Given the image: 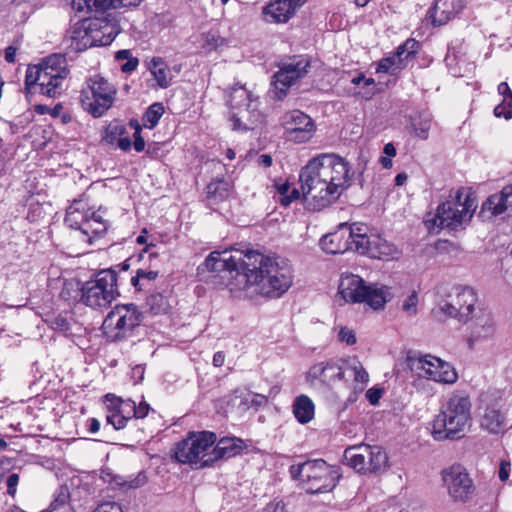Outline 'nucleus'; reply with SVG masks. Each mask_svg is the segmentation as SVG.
<instances>
[{
	"label": "nucleus",
	"mask_w": 512,
	"mask_h": 512,
	"mask_svg": "<svg viewBox=\"0 0 512 512\" xmlns=\"http://www.w3.org/2000/svg\"><path fill=\"white\" fill-rule=\"evenodd\" d=\"M204 265L210 272H235L228 287L231 292H242L247 297L262 295L276 298L287 289L279 263L258 250L213 251Z\"/></svg>",
	"instance_id": "f257e3e1"
},
{
	"label": "nucleus",
	"mask_w": 512,
	"mask_h": 512,
	"mask_svg": "<svg viewBox=\"0 0 512 512\" xmlns=\"http://www.w3.org/2000/svg\"><path fill=\"white\" fill-rule=\"evenodd\" d=\"M348 163L335 154L311 159L299 174L301 191L290 192V202L303 198L313 210H321L338 199L349 181Z\"/></svg>",
	"instance_id": "f03ea898"
},
{
	"label": "nucleus",
	"mask_w": 512,
	"mask_h": 512,
	"mask_svg": "<svg viewBox=\"0 0 512 512\" xmlns=\"http://www.w3.org/2000/svg\"><path fill=\"white\" fill-rule=\"evenodd\" d=\"M471 408L468 395L462 392L451 394L433 420V438L438 441L461 438L471 424Z\"/></svg>",
	"instance_id": "7ed1b4c3"
},
{
	"label": "nucleus",
	"mask_w": 512,
	"mask_h": 512,
	"mask_svg": "<svg viewBox=\"0 0 512 512\" xmlns=\"http://www.w3.org/2000/svg\"><path fill=\"white\" fill-rule=\"evenodd\" d=\"M118 21L108 15L105 18H88L76 22L67 32L70 47L83 51L93 46H106L120 33Z\"/></svg>",
	"instance_id": "20e7f679"
},
{
	"label": "nucleus",
	"mask_w": 512,
	"mask_h": 512,
	"mask_svg": "<svg viewBox=\"0 0 512 512\" xmlns=\"http://www.w3.org/2000/svg\"><path fill=\"white\" fill-rule=\"evenodd\" d=\"M476 207L475 199L459 189L438 206L435 214L427 215L424 224L431 233H438L444 228L454 230L471 220Z\"/></svg>",
	"instance_id": "39448f33"
},
{
	"label": "nucleus",
	"mask_w": 512,
	"mask_h": 512,
	"mask_svg": "<svg viewBox=\"0 0 512 512\" xmlns=\"http://www.w3.org/2000/svg\"><path fill=\"white\" fill-rule=\"evenodd\" d=\"M65 57L54 54L45 58L40 64L29 67L25 84L29 90L39 87V92L49 97L61 94L63 83L68 75Z\"/></svg>",
	"instance_id": "423d86ee"
},
{
	"label": "nucleus",
	"mask_w": 512,
	"mask_h": 512,
	"mask_svg": "<svg viewBox=\"0 0 512 512\" xmlns=\"http://www.w3.org/2000/svg\"><path fill=\"white\" fill-rule=\"evenodd\" d=\"M290 477L299 482V486L307 493H325L332 491L340 478L338 469L318 459L293 464L290 466Z\"/></svg>",
	"instance_id": "0eeeda50"
},
{
	"label": "nucleus",
	"mask_w": 512,
	"mask_h": 512,
	"mask_svg": "<svg viewBox=\"0 0 512 512\" xmlns=\"http://www.w3.org/2000/svg\"><path fill=\"white\" fill-rule=\"evenodd\" d=\"M216 441L217 436L213 432H189L183 440L176 444L175 459L195 469L213 466L212 447Z\"/></svg>",
	"instance_id": "6e6552de"
},
{
	"label": "nucleus",
	"mask_w": 512,
	"mask_h": 512,
	"mask_svg": "<svg viewBox=\"0 0 512 512\" xmlns=\"http://www.w3.org/2000/svg\"><path fill=\"white\" fill-rule=\"evenodd\" d=\"M338 294L345 302H364L375 310L383 308L395 295L392 288L365 285L363 279L354 274L341 276Z\"/></svg>",
	"instance_id": "1a4fd4ad"
},
{
	"label": "nucleus",
	"mask_w": 512,
	"mask_h": 512,
	"mask_svg": "<svg viewBox=\"0 0 512 512\" xmlns=\"http://www.w3.org/2000/svg\"><path fill=\"white\" fill-rule=\"evenodd\" d=\"M116 89L100 75L88 78L80 92L83 109L93 117H101L113 104Z\"/></svg>",
	"instance_id": "9d476101"
},
{
	"label": "nucleus",
	"mask_w": 512,
	"mask_h": 512,
	"mask_svg": "<svg viewBox=\"0 0 512 512\" xmlns=\"http://www.w3.org/2000/svg\"><path fill=\"white\" fill-rule=\"evenodd\" d=\"M117 296V275L110 270L99 272L82 285L81 302L95 310L107 308Z\"/></svg>",
	"instance_id": "9b49d317"
},
{
	"label": "nucleus",
	"mask_w": 512,
	"mask_h": 512,
	"mask_svg": "<svg viewBox=\"0 0 512 512\" xmlns=\"http://www.w3.org/2000/svg\"><path fill=\"white\" fill-rule=\"evenodd\" d=\"M345 463L359 473L379 474L389 467L386 451L378 445L360 444L344 451Z\"/></svg>",
	"instance_id": "f8f14e48"
},
{
	"label": "nucleus",
	"mask_w": 512,
	"mask_h": 512,
	"mask_svg": "<svg viewBox=\"0 0 512 512\" xmlns=\"http://www.w3.org/2000/svg\"><path fill=\"white\" fill-rule=\"evenodd\" d=\"M142 320L143 315L136 305H117L104 319L102 329L107 339L121 341L130 337Z\"/></svg>",
	"instance_id": "ddd939ff"
},
{
	"label": "nucleus",
	"mask_w": 512,
	"mask_h": 512,
	"mask_svg": "<svg viewBox=\"0 0 512 512\" xmlns=\"http://www.w3.org/2000/svg\"><path fill=\"white\" fill-rule=\"evenodd\" d=\"M408 366L418 377L437 383L451 385L458 380V374L450 363L430 354L409 357Z\"/></svg>",
	"instance_id": "4468645a"
},
{
	"label": "nucleus",
	"mask_w": 512,
	"mask_h": 512,
	"mask_svg": "<svg viewBox=\"0 0 512 512\" xmlns=\"http://www.w3.org/2000/svg\"><path fill=\"white\" fill-rule=\"evenodd\" d=\"M478 297L474 289L467 286L453 287L447 300L439 304V311L459 322L467 323L477 311Z\"/></svg>",
	"instance_id": "2eb2a0df"
},
{
	"label": "nucleus",
	"mask_w": 512,
	"mask_h": 512,
	"mask_svg": "<svg viewBox=\"0 0 512 512\" xmlns=\"http://www.w3.org/2000/svg\"><path fill=\"white\" fill-rule=\"evenodd\" d=\"M361 230H367V226L362 223H341L335 232L321 238V248L330 254L344 253L348 250L357 252V240H360Z\"/></svg>",
	"instance_id": "dca6fc26"
},
{
	"label": "nucleus",
	"mask_w": 512,
	"mask_h": 512,
	"mask_svg": "<svg viewBox=\"0 0 512 512\" xmlns=\"http://www.w3.org/2000/svg\"><path fill=\"white\" fill-rule=\"evenodd\" d=\"M442 479L454 502L466 503L475 492V486L466 469L453 465L442 472Z\"/></svg>",
	"instance_id": "f3484780"
},
{
	"label": "nucleus",
	"mask_w": 512,
	"mask_h": 512,
	"mask_svg": "<svg viewBox=\"0 0 512 512\" xmlns=\"http://www.w3.org/2000/svg\"><path fill=\"white\" fill-rule=\"evenodd\" d=\"M367 230H361L360 240H357V252L371 258L381 260L397 259L399 249L379 235H368Z\"/></svg>",
	"instance_id": "a211bd4d"
},
{
	"label": "nucleus",
	"mask_w": 512,
	"mask_h": 512,
	"mask_svg": "<svg viewBox=\"0 0 512 512\" xmlns=\"http://www.w3.org/2000/svg\"><path fill=\"white\" fill-rule=\"evenodd\" d=\"M256 99L252 98V93L244 86H235L229 94V104L232 109H240L238 114L232 116L234 130H247L249 126L241 123L246 114L256 117Z\"/></svg>",
	"instance_id": "6ab92c4d"
},
{
	"label": "nucleus",
	"mask_w": 512,
	"mask_h": 512,
	"mask_svg": "<svg viewBox=\"0 0 512 512\" xmlns=\"http://www.w3.org/2000/svg\"><path fill=\"white\" fill-rule=\"evenodd\" d=\"M470 321H472L470 336L468 338L470 347H473L478 342L490 340L494 337L497 326L490 310L483 306L478 307Z\"/></svg>",
	"instance_id": "aec40b11"
},
{
	"label": "nucleus",
	"mask_w": 512,
	"mask_h": 512,
	"mask_svg": "<svg viewBox=\"0 0 512 512\" xmlns=\"http://www.w3.org/2000/svg\"><path fill=\"white\" fill-rule=\"evenodd\" d=\"M107 405V422L111 424L116 430L126 427L129 420L135 416V401L131 399H122L113 394L105 396Z\"/></svg>",
	"instance_id": "412c9836"
},
{
	"label": "nucleus",
	"mask_w": 512,
	"mask_h": 512,
	"mask_svg": "<svg viewBox=\"0 0 512 512\" xmlns=\"http://www.w3.org/2000/svg\"><path fill=\"white\" fill-rule=\"evenodd\" d=\"M339 361H323L306 372V382L313 388L332 387L339 378Z\"/></svg>",
	"instance_id": "4be33fe9"
},
{
	"label": "nucleus",
	"mask_w": 512,
	"mask_h": 512,
	"mask_svg": "<svg viewBox=\"0 0 512 512\" xmlns=\"http://www.w3.org/2000/svg\"><path fill=\"white\" fill-rule=\"evenodd\" d=\"M339 378L348 388L354 392H361L369 381V375L364 369L360 361L340 360L339 361Z\"/></svg>",
	"instance_id": "5701e85b"
},
{
	"label": "nucleus",
	"mask_w": 512,
	"mask_h": 512,
	"mask_svg": "<svg viewBox=\"0 0 512 512\" xmlns=\"http://www.w3.org/2000/svg\"><path fill=\"white\" fill-rule=\"evenodd\" d=\"M316 126L312 118L300 110L290 112V142L306 143L312 139Z\"/></svg>",
	"instance_id": "b1692460"
},
{
	"label": "nucleus",
	"mask_w": 512,
	"mask_h": 512,
	"mask_svg": "<svg viewBox=\"0 0 512 512\" xmlns=\"http://www.w3.org/2000/svg\"><path fill=\"white\" fill-rule=\"evenodd\" d=\"M463 7V0H435L431 9L432 22L435 25H444L454 18Z\"/></svg>",
	"instance_id": "393cba45"
},
{
	"label": "nucleus",
	"mask_w": 512,
	"mask_h": 512,
	"mask_svg": "<svg viewBox=\"0 0 512 512\" xmlns=\"http://www.w3.org/2000/svg\"><path fill=\"white\" fill-rule=\"evenodd\" d=\"M102 141L107 145L117 146L123 151H128L131 148V139L126 127L117 121L111 122L105 127Z\"/></svg>",
	"instance_id": "a878e982"
},
{
	"label": "nucleus",
	"mask_w": 512,
	"mask_h": 512,
	"mask_svg": "<svg viewBox=\"0 0 512 512\" xmlns=\"http://www.w3.org/2000/svg\"><path fill=\"white\" fill-rule=\"evenodd\" d=\"M505 425V415L498 403L485 406L480 418V427L489 433H499Z\"/></svg>",
	"instance_id": "bb28decb"
},
{
	"label": "nucleus",
	"mask_w": 512,
	"mask_h": 512,
	"mask_svg": "<svg viewBox=\"0 0 512 512\" xmlns=\"http://www.w3.org/2000/svg\"><path fill=\"white\" fill-rule=\"evenodd\" d=\"M243 441L235 437H223L212 447V464L222 459L231 458L241 452Z\"/></svg>",
	"instance_id": "cd10ccee"
},
{
	"label": "nucleus",
	"mask_w": 512,
	"mask_h": 512,
	"mask_svg": "<svg viewBox=\"0 0 512 512\" xmlns=\"http://www.w3.org/2000/svg\"><path fill=\"white\" fill-rule=\"evenodd\" d=\"M107 228V223L100 211H91L80 234L84 241L92 243L93 238L103 235L107 231Z\"/></svg>",
	"instance_id": "c85d7f7f"
},
{
	"label": "nucleus",
	"mask_w": 512,
	"mask_h": 512,
	"mask_svg": "<svg viewBox=\"0 0 512 512\" xmlns=\"http://www.w3.org/2000/svg\"><path fill=\"white\" fill-rule=\"evenodd\" d=\"M92 210L86 209V204L81 200H75L67 209L65 222L75 230L81 232Z\"/></svg>",
	"instance_id": "c756f323"
},
{
	"label": "nucleus",
	"mask_w": 512,
	"mask_h": 512,
	"mask_svg": "<svg viewBox=\"0 0 512 512\" xmlns=\"http://www.w3.org/2000/svg\"><path fill=\"white\" fill-rule=\"evenodd\" d=\"M484 209H488L493 215H500L512 210V184L505 186L499 194L490 196L483 205Z\"/></svg>",
	"instance_id": "7c9ffc66"
},
{
	"label": "nucleus",
	"mask_w": 512,
	"mask_h": 512,
	"mask_svg": "<svg viewBox=\"0 0 512 512\" xmlns=\"http://www.w3.org/2000/svg\"><path fill=\"white\" fill-rule=\"evenodd\" d=\"M146 67L153 75L160 88H167L172 83L170 67L161 57H153L146 61Z\"/></svg>",
	"instance_id": "2f4dec72"
},
{
	"label": "nucleus",
	"mask_w": 512,
	"mask_h": 512,
	"mask_svg": "<svg viewBox=\"0 0 512 512\" xmlns=\"http://www.w3.org/2000/svg\"><path fill=\"white\" fill-rule=\"evenodd\" d=\"M292 412L300 424H307L314 419L315 404L307 395H299L294 399Z\"/></svg>",
	"instance_id": "473e14b6"
},
{
	"label": "nucleus",
	"mask_w": 512,
	"mask_h": 512,
	"mask_svg": "<svg viewBox=\"0 0 512 512\" xmlns=\"http://www.w3.org/2000/svg\"><path fill=\"white\" fill-rule=\"evenodd\" d=\"M266 22L285 23L288 20V0H275L263 9Z\"/></svg>",
	"instance_id": "72a5a7b5"
},
{
	"label": "nucleus",
	"mask_w": 512,
	"mask_h": 512,
	"mask_svg": "<svg viewBox=\"0 0 512 512\" xmlns=\"http://www.w3.org/2000/svg\"><path fill=\"white\" fill-rule=\"evenodd\" d=\"M288 91V69L281 68L273 75L269 95L272 99L283 100Z\"/></svg>",
	"instance_id": "f704fd0d"
},
{
	"label": "nucleus",
	"mask_w": 512,
	"mask_h": 512,
	"mask_svg": "<svg viewBox=\"0 0 512 512\" xmlns=\"http://www.w3.org/2000/svg\"><path fill=\"white\" fill-rule=\"evenodd\" d=\"M310 67V60L306 56L290 57V86L294 81L305 77Z\"/></svg>",
	"instance_id": "c9c22d12"
},
{
	"label": "nucleus",
	"mask_w": 512,
	"mask_h": 512,
	"mask_svg": "<svg viewBox=\"0 0 512 512\" xmlns=\"http://www.w3.org/2000/svg\"><path fill=\"white\" fill-rule=\"evenodd\" d=\"M110 3L109 0H72V7L77 12L91 14L106 10Z\"/></svg>",
	"instance_id": "e433bc0d"
},
{
	"label": "nucleus",
	"mask_w": 512,
	"mask_h": 512,
	"mask_svg": "<svg viewBox=\"0 0 512 512\" xmlns=\"http://www.w3.org/2000/svg\"><path fill=\"white\" fill-rule=\"evenodd\" d=\"M404 58L399 55L398 51L390 57L382 59L377 66L378 73L396 74L404 67Z\"/></svg>",
	"instance_id": "4c0bfd02"
},
{
	"label": "nucleus",
	"mask_w": 512,
	"mask_h": 512,
	"mask_svg": "<svg viewBox=\"0 0 512 512\" xmlns=\"http://www.w3.org/2000/svg\"><path fill=\"white\" fill-rule=\"evenodd\" d=\"M432 118L427 113H420L412 119V128L416 137L426 140L429 137Z\"/></svg>",
	"instance_id": "58836bf2"
},
{
	"label": "nucleus",
	"mask_w": 512,
	"mask_h": 512,
	"mask_svg": "<svg viewBox=\"0 0 512 512\" xmlns=\"http://www.w3.org/2000/svg\"><path fill=\"white\" fill-rule=\"evenodd\" d=\"M82 285L77 280H68L64 283L60 296L66 301H81Z\"/></svg>",
	"instance_id": "ea45409f"
},
{
	"label": "nucleus",
	"mask_w": 512,
	"mask_h": 512,
	"mask_svg": "<svg viewBox=\"0 0 512 512\" xmlns=\"http://www.w3.org/2000/svg\"><path fill=\"white\" fill-rule=\"evenodd\" d=\"M164 114V106L161 103H153L143 116V125L146 128H154Z\"/></svg>",
	"instance_id": "a19ab883"
},
{
	"label": "nucleus",
	"mask_w": 512,
	"mask_h": 512,
	"mask_svg": "<svg viewBox=\"0 0 512 512\" xmlns=\"http://www.w3.org/2000/svg\"><path fill=\"white\" fill-rule=\"evenodd\" d=\"M419 296L417 291L411 290L402 300L400 309L407 317H415L418 313Z\"/></svg>",
	"instance_id": "79ce46f5"
},
{
	"label": "nucleus",
	"mask_w": 512,
	"mask_h": 512,
	"mask_svg": "<svg viewBox=\"0 0 512 512\" xmlns=\"http://www.w3.org/2000/svg\"><path fill=\"white\" fill-rule=\"evenodd\" d=\"M207 193L210 198H214L215 200L225 199L229 194V184L224 180L212 181L207 186Z\"/></svg>",
	"instance_id": "37998d69"
},
{
	"label": "nucleus",
	"mask_w": 512,
	"mask_h": 512,
	"mask_svg": "<svg viewBox=\"0 0 512 512\" xmlns=\"http://www.w3.org/2000/svg\"><path fill=\"white\" fill-rule=\"evenodd\" d=\"M158 270L150 269H138L136 275L131 278V283L134 287L142 289L145 281H153L158 277Z\"/></svg>",
	"instance_id": "c03bdc74"
},
{
	"label": "nucleus",
	"mask_w": 512,
	"mask_h": 512,
	"mask_svg": "<svg viewBox=\"0 0 512 512\" xmlns=\"http://www.w3.org/2000/svg\"><path fill=\"white\" fill-rule=\"evenodd\" d=\"M147 306L154 315L165 313L168 307L166 298L158 293L147 298Z\"/></svg>",
	"instance_id": "a18cd8bd"
},
{
	"label": "nucleus",
	"mask_w": 512,
	"mask_h": 512,
	"mask_svg": "<svg viewBox=\"0 0 512 512\" xmlns=\"http://www.w3.org/2000/svg\"><path fill=\"white\" fill-rule=\"evenodd\" d=\"M203 47L212 51L224 44V39L216 32H207L203 34Z\"/></svg>",
	"instance_id": "49530a36"
},
{
	"label": "nucleus",
	"mask_w": 512,
	"mask_h": 512,
	"mask_svg": "<svg viewBox=\"0 0 512 512\" xmlns=\"http://www.w3.org/2000/svg\"><path fill=\"white\" fill-rule=\"evenodd\" d=\"M68 495L61 492L58 497L51 503V512H74L70 504L67 503Z\"/></svg>",
	"instance_id": "de8ad7c7"
},
{
	"label": "nucleus",
	"mask_w": 512,
	"mask_h": 512,
	"mask_svg": "<svg viewBox=\"0 0 512 512\" xmlns=\"http://www.w3.org/2000/svg\"><path fill=\"white\" fill-rule=\"evenodd\" d=\"M419 48V42L415 39H408L402 45L397 48L399 55H401L404 60H407L409 57L413 56Z\"/></svg>",
	"instance_id": "09e8293b"
},
{
	"label": "nucleus",
	"mask_w": 512,
	"mask_h": 512,
	"mask_svg": "<svg viewBox=\"0 0 512 512\" xmlns=\"http://www.w3.org/2000/svg\"><path fill=\"white\" fill-rule=\"evenodd\" d=\"M46 322L48 323L49 327L55 331L65 332L70 328L68 320L62 315H57L47 319Z\"/></svg>",
	"instance_id": "8fccbe9b"
},
{
	"label": "nucleus",
	"mask_w": 512,
	"mask_h": 512,
	"mask_svg": "<svg viewBox=\"0 0 512 512\" xmlns=\"http://www.w3.org/2000/svg\"><path fill=\"white\" fill-rule=\"evenodd\" d=\"M494 114L496 117L512 118V102L503 100L494 108Z\"/></svg>",
	"instance_id": "3c124183"
},
{
	"label": "nucleus",
	"mask_w": 512,
	"mask_h": 512,
	"mask_svg": "<svg viewBox=\"0 0 512 512\" xmlns=\"http://www.w3.org/2000/svg\"><path fill=\"white\" fill-rule=\"evenodd\" d=\"M130 125L135 128V132L133 134V137H134L133 147L137 152H142L145 148V141L140 134L141 128L138 125L137 121H131Z\"/></svg>",
	"instance_id": "603ef678"
},
{
	"label": "nucleus",
	"mask_w": 512,
	"mask_h": 512,
	"mask_svg": "<svg viewBox=\"0 0 512 512\" xmlns=\"http://www.w3.org/2000/svg\"><path fill=\"white\" fill-rule=\"evenodd\" d=\"M339 340L346 343L347 345H353L356 343V336L353 330L347 327H341L338 333Z\"/></svg>",
	"instance_id": "864d4df0"
},
{
	"label": "nucleus",
	"mask_w": 512,
	"mask_h": 512,
	"mask_svg": "<svg viewBox=\"0 0 512 512\" xmlns=\"http://www.w3.org/2000/svg\"><path fill=\"white\" fill-rule=\"evenodd\" d=\"M93 512H123L122 506L116 502H105L98 505Z\"/></svg>",
	"instance_id": "5fc2aeb1"
},
{
	"label": "nucleus",
	"mask_w": 512,
	"mask_h": 512,
	"mask_svg": "<svg viewBox=\"0 0 512 512\" xmlns=\"http://www.w3.org/2000/svg\"><path fill=\"white\" fill-rule=\"evenodd\" d=\"M246 401L250 403L251 407L259 408L267 403V397L262 394H249V398Z\"/></svg>",
	"instance_id": "6e6d98bb"
},
{
	"label": "nucleus",
	"mask_w": 512,
	"mask_h": 512,
	"mask_svg": "<svg viewBox=\"0 0 512 512\" xmlns=\"http://www.w3.org/2000/svg\"><path fill=\"white\" fill-rule=\"evenodd\" d=\"M19 483V475L17 473H12L7 478V493L10 496H14L16 494V487Z\"/></svg>",
	"instance_id": "4d7b16f0"
},
{
	"label": "nucleus",
	"mask_w": 512,
	"mask_h": 512,
	"mask_svg": "<svg viewBox=\"0 0 512 512\" xmlns=\"http://www.w3.org/2000/svg\"><path fill=\"white\" fill-rule=\"evenodd\" d=\"M150 406L147 402L141 401L138 405L135 404V416L136 419H142L149 413Z\"/></svg>",
	"instance_id": "13d9d810"
},
{
	"label": "nucleus",
	"mask_w": 512,
	"mask_h": 512,
	"mask_svg": "<svg viewBox=\"0 0 512 512\" xmlns=\"http://www.w3.org/2000/svg\"><path fill=\"white\" fill-rule=\"evenodd\" d=\"M383 391L378 388H370L366 392V397L372 405H376L382 397Z\"/></svg>",
	"instance_id": "bf43d9fd"
},
{
	"label": "nucleus",
	"mask_w": 512,
	"mask_h": 512,
	"mask_svg": "<svg viewBox=\"0 0 512 512\" xmlns=\"http://www.w3.org/2000/svg\"><path fill=\"white\" fill-rule=\"evenodd\" d=\"M139 61L136 57H130L126 62L121 66V70L124 73H131L138 67Z\"/></svg>",
	"instance_id": "052dcab7"
},
{
	"label": "nucleus",
	"mask_w": 512,
	"mask_h": 512,
	"mask_svg": "<svg viewBox=\"0 0 512 512\" xmlns=\"http://www.w3.org/2000/svg\"><path fill=\"white\" fill-rule=\"evenodd\" d=\"M277 191L280 194V202L284 206H288V181L281 185H276Z\"/></svg>",
	"instance_id": "680f3d73"
},
{
	"label": "nucleus",
	"mask_w": 512,
	"mask_h": 512,
	"mask_svg": "<svg viewBox=\"0 0 512 512\" xmlns=\"http://www.w3.org/2000/svg\"><path fill=\"white\" fill-rule=\"evenodd\" d=\"M498 92L503 96V100L512 102V91L506 82L498 85Z\"/></svg>",
	"instance_id": "e2e57ef3"
},
{
	"label": "nucleus",
	"mask_w": 512,
	"mask_h": 512,
	"mask_svg": "<svg viewBox=\"0 0 512 512\" xmlns=\"http://www.w3.org/2000/svg\"><path fill=\"white\" fill-rule=\"evenodd\" d=\"M510 463L502 461L500 464L498 476L501 481H506L509 477Z\"/></svg>",
	"instance_id": "0e129e2a"
},
{
	"label": "nucleus",
	"mask_w": 512,
	"mask_h": 512,
	"mask_svg": "<svg viewBox=\"0 0 512 512\" xmlns=\"http://www.w3.org/2000/svg\"><path fill=\"white\" fill-rule=\"evenodd\" d=\"M265 512H286L283 502H273L266 506Z\"/></svg>",
	"instance_id": "69168bd1"
},
{
	"label": "nucleus",
	"mask_w": 512,
	"mask_h": 512,
	"mask_svg": "<svg viewBox=\"0 0 512 512\" xmlns=\"http://www.w3.org/2000/svg\"><path fill=\"white\" fill-rule=\"evenodd\" d=\"M16 52H17V48L16 47L8 46L5 49V55H4L5 60L7 62H9V63L15 62Z\"/></svg>",
	"instance_id": "338daca9"
},
{
	"label": "nucleus",
	"mask_w": 512,
	"mask_h": 512,
	"mask_svg": "<svg viewBox=\"0 0 512 512\" xmlns=\"http://www.w3.org/2000/svg\"><path fill=\"white\" fill-rule=\"evenodd\" d=\"M225 355L223 352H216L213 356V365L215 367H221L224 364Z\"/></svg>",
	"instance_id": "774afa93"
}]
</instances>
